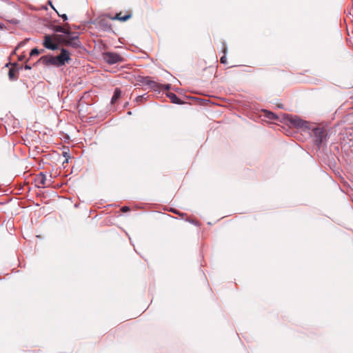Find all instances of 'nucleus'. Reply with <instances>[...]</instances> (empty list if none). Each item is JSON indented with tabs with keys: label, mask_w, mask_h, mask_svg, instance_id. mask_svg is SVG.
<instances>
[{
	"label": "nucleus",
	"mask_w": 353,
	"mask_h": 353,
	"mask_svg": "<svg viewBox=\"0 0 353 353\" xmlns=\"http://www.w3.org/2000/svg\"><path fill=\"white\" fill-rule=\"evenodd\" d=\"M8 76H9V78H10V80H15V79H17V77L16 76V70L14 68H11L9 70Z\"/></svg>",
	"instance_id": "nucleus-14"
},
{
	"label": "nucleus",
	"mask_w": 353,
	"mask_h": 353,
	"mask_svg": "<svg viewBox=\"0 0 353 353\" xmlns=\"http://www.w3.org/2000/svg\"><path fill=\"white\" fill-rule=\"evenodd\" d=\"M223 52L224 55L225 56V54L227 53V48H226L225 43H223Z\"/></svg>",
	"instance_id": "nucleus-23"
},
{
	"label": "nucleus",
	"mask_w": 353,
	"mask_h": 353,
	"mask_svg": "<svg viewBox=\"0 0 353 353\" xmlns=\"http://www.w3.org/2000/svg\"><path fill=\"white\" fill-rule=\"evenodd\" d=\"M64 27H65V32H63V33L67 34L66 36H70L72 34V32L70 30V26H69V24L68 23H65Z\"/></svg>",
	"instance_id": "nucleus-16"
},
{
	"label": "nucleus",
	"mask_w": 353,
	"mask_h": 353,
	"mask_svg": "<svg viewBox=\"0 0 353 353\" xmlns=\"http://www.w3.org/2000/svg\"><path fill=\"white\" fill-rule=\"evenodd\" d=\"M137 81L139 85H147L154 90L159 89L160 85L155 81L150 79L149 77L138 76Z\"/></svg>",
	"instance_id": "nucleus-5"
},
{
	"label": "nucleus",
	"mask_w": 353,
	"mask_h": 353,
	"mask_svg": "<svg viewBox=\"0 0 353 353\" xmlns=\"http://www.w3.org/2000/svg\"><path fill=\"white\" fill-rule=\"evenodd\" d=\"M19 59L20 61H21V60H22V57H20L19 58Z\"/></svg>",
	"instance_id": "nucleus-28"
},
{
	"label": "nucleus",
	"mask_w": 353,
	"mask_h": 353,
	"mask_svg": "<svg viewBox=\"0 0 353 353\" xmlns=\"http://www.w3.org/2000/svg\"><path fill=\"white\" fill-rule=\"evenodd\" d=\"M309 130L312 132L314 141L317 146L320 148L321 144L327 140V132L326 129L321 125H311V128Z\"/></svg>",
	"instance_id": "nucleus-1"
},
{
	"label": "nucleus",
	"mask_w": 353,
	"mask_h": 353,
	"mask_svg": "<svg viewBox=\"0 0 353 353\" xmlns=\"http://www.w3.org/2000/svg\"><path fill=\"white\" fill-rule=\"evenodd\" d=\"M132 16L130 11H127L125 14H123L121 12L117 13L114 17L108 16L111 20H118L120 21H126L130 19Z\"/></svg>",
	"instance_id": "nucleus-9"
},
{
	"label": "nucleus",
	"mask_w": 353,
	"mask_h": 353,
	"mask_svg": "<svg viewBox=\"0 0 353 353\" xmlns=\"http://www.w3.org/2000/svg\"><path fill=\"white\" fill-rule=\"evenodd\" d=\"M103 60L109 64H114L123 62V58L119 54L115 52H105L103 54Z\"/></svg>",
	"instance_id": "nucleus-4"
},
{
	"label": "nucleus",
	"mask_w": 353,
	"mask_h": 353,
	"mask_svg": "<svg viewBox=\"0 0 353 353\" xmlns=\"http://www.w3.org/2000/svg\"><path fill=\"white\" fill-rule=\"evenodd\" d=\"M130 210V208L127 206H123L122 208H121V211L122 212H128Z\"/></svg>",
	"instance_id": "nucleus-20"
},
{
	"label": "nucleus",
	"mask_w": 353,
	"mask_h": 353,
	"mask_svg": "<svg viewBox=\"0 0 353 353\" xmlns=\"http://www.w3.org/2000/svg\"><path fill=\"white\" fill-rule=\"evenodd\" d=\"M28 40V39H26V40H24V41H23L20 42V43L18 44L17 47L15 48V50H17L19 48H20L21 46H24V45L26 44V41H27Z\"/></svg>",
	"instance_id": "nucleus-18"
},
{
	"label": "nucleus",
	"mask_w": 353,
	"mask_h": 353,
	"mask_svg": "<svg viewBox=\"0 0 353 353\" xmlns=\"http://www.w3.org/2000/svg\"><path fill=\"white\" fill-rule=\"evenodd\" d=\"M143 96H139L137 97L136 101L137 102H140L143 100Z\"/></svg>",
	"instance_id": "nucleus-21"
},
{
	"label": "nucleus",
	"mask_w": 353,
	"mask_h": 353,
	"mask_svg": "<svg viewBox=\"0 0 353 353\" xmlns=\"http://www.w3.org/2000/svg\"><path fill=\"white\" fill-rule=\"evenodd\" d=\"M24 68H25L26 70H30L31 69V66H30L29 65H27V64L25 65Z\"/></svg>",
	"instance_id": "nucleus-25"
},
{
	"label": "nucleus",
	"mask_w": 353,
	"mask_h": 353,
	"mask_svg": "<svg viewBox=\"0 0 353 353\" xmlns=\"http://www.w3.org/2000/svg\"><path fill=\"white\" fill-rule=\"evenodd\" d=\"M275 116L273 113L270 112V116H268L269 119H274Z\"/></svg>",
	"instance_id": "nucleus-24"
},
{
	"label": "nucleus",
	"mask_w": 353,
	"mask_h": 353,
	"mask_svg": "<svg viewBox=\"0 0 353 353\" xmlns=\"http://www.w3.org/2000/svg\"><path fill=\"white\" fill-rule=\"evenodd\" d=\"M46 176L43 172L39 173L35 177V182L39 188H45L46 185Z\"/></svg>",
	"instance_id": "nucleus-10"
},
{
	"label": "nucleus",
	"mask_w": 353,
	"mask_h": 353,
	"mask_svg": "<svg viewBox=\"0 0 353 353\" xmlns=\"http://www.w3.org/2000/svg\"><path fill=\"white\" fill-rule=\"evenodd\" d=\"M220 62L221 63H223V64L227 63V59H226V57L225 55L223 56L222 57H221Z\"/></svg>",
	"instance_id": "nucleus-19"
},
{
	"label": "nucleus",
	"mask_w": 353,
	"mask_h": 353,
	"mask_svg": "<svg viewBox=\"0 0 353 353\" xmlns=\"http://www.w3.org/2000/svg\"><path fill=\"white\" fill-rule=\"evenodd\" d=\"M63 155L68 154V152L66 151H63L62 153Z\"/></svg>",
	"instance_id": "nucleus-27"
},
{
	"label": "nucleus",
	"mask_w": 353,
	"mask_h": 353,
	"mask_svg": "<svg viewBox=\"0 0 353 353\" xmlns=\"http://www.w3.org/2000/svg\"><path fill=\"white\" fill-rule=\"evenodd\" d=\"M53 29L55 32H65L64 26H55Z\"/></svg>",
	"instance_id": "nucleus-15"
},
{
	"label": "nucleus",
	"mask_w": 353,
	"mask_h": 353,
	"mask_svg": "<svg viewBox=\"0 0 353 353\" xmlns=\"http://www.w3.org/2000/svg\"><path fill=\"white\" fill-rule=\"evenodd\" d=\"M121 91L119 88H117L114 92L113 97L111 100L112 103H116V101L119 99L121 97Z\"/></svg>",
	"instance_id": "nucleus-13"
},
{
	"label": "nucleus",
	"mask_w": 353,
	"mask_h": 353,
	"mask_svg": "<svg viewBox=\"0 0 353 353\" xmlns=\"http://www.w3.org/2000/svg\"><path fill=\"white\" fill-rule=\"evenodd\" d=\"M56 40L61 44L65 46L72 47L77 49L81 47V43L77 35L76 36H65L61 34H56L54 36Z\"/></svg>",
	"instance_id": "nucleus-2"
},
{
	"label": "nucleus",
	"mask_w": 353,
	"mask_h": 353,
	"mask_svg": "<svg viewBox=\"0 0 353 353\" xmlns=\"http://www.w3.org/2000/svg\"><path fill=\"white\" fill-rule=\"evenodd\" d=\"M43 46L46 48L50 50H57L59 45L52 42V39L50 35H46L43 41Z\"/></svg>",
	"instance_id": "nucleus-8"
},
{
	"label": "nucleus",
	"mask_w": 353,
	"mask_h": 353,
	"mask_svg": "<svg viewBox=\"0 0 353 353\" xmlns=\"http://www.w3.org/2000/svg\"><path fill=\"white\" fill-rule=\"evenodd\" d=\"M57 56L46 55L41 57L39 61L46 65H54L61 67L59 62L57 61Z\"/></svg>",
	"instance_id": "nucleus-6"
},
{
	"label": "nucleus",
	"mask_w": 353,
	"mask_h": 353,
	"mask_svg": "<svg viewBox=\"0 0 353 353\" xmlns=\"http://www.w3.org/2000/svg\"><path fill=\"white\" fill-rule=\"evenodd\" d=\"M48 3H49V5L51 6V8H53V9L54 10V6H52V2H51L50 1H49Z\"/></svg>",
	"instance_id": "nucleus-26"
},
{
	"label": "nucleus",
	"mask_w": 353,
	"mask_h": 353,
	"mask_svg": "<svg viewBox=\"0 0 353 353\" xmlns=\"http://www.w3.org/2000/svg\"><path fill=\"white\" fill-rule=\"evenodd\" d=\"M59 16L63 19V21H66L68 19V17L65 14L61 15L59 14Z\"/></svg>",
	"instance_id": "nucleus-22"
},
{
	"label": "nucleus",
	"mask_w": 353,
	"mask_h": 353,
	"mask_svg": "<svg viewBox=\"0 0 353 353\" xmlns=\"http://www.w3.org/2000/svg\"><path fill=\"white\" fill-rule=\"evenodd\" d=\"M98 26L104 31L111 30V25L108 24L105 19H101L98 23Z\"/></svg>",
	"instance_id": "nucleus-11"
},
{
	"label": "nucleus",
	"mask_w": 353,
	"mask_h": 353,
	"mask_svg": "<svg viewBox=\"0 0 353 353\" xmlns=\"http://www.w3.org/2000/svg\"><path fill=\"white\" fill-rule=\"evenodd\" d=\"M40 53L39 50L37 48H34L31 50L30 53V57L39 55Z\"/></svg>",
	"instance_id": "nucleus-17"
},
{
	"label": "nucleus",
	"mask_w": 353,
	"mask_h": 353,
	"mask_svg": "<svg viewBox=\"0 0 353 353\" xmlns=\"http://www.w3.org/2000/svg\"><path fill=\"white\" fill-rule=\"evenodd\" d=\"M285 119L292 127H295L304 131L309 130L311 128V124L309 122L302 120L297 116L288 115Z\"/></svg>",
	"instance_id": "nucleus-3"
},
{
	"label": "nucleus",
	"mask_w": 353,
	"mask_h": 353,
	"mask_svg": "<svg viewBox=\"0 0 353 353\" xmlns=\"http://www.w3.org/2000/svg\"><path fill=\"white\" fill-rule=\"evenodd\" d=\"M168 97L170 99L172 103H176V104H181L182 103V101H181V99L179 98H178V97L174 93H172V92L168 93Z\"/></svg>",
	"instance_id": "nucleus-12"
},
{
	"label": "nucleus",
	"mask_w": 353,
	"mask_h": 353,
	"mask_svg": "<svg viewBox=\"0 0 353 353\" xmlns=\"http://www.w3.org/2000/svg\"><path fill=\"white\" fill-rule=\"evenodd\" d=\"M169 87H170V85H168L166 86V88H167V89H168V88H169Z\"/></svg>",
	"instance_id": "nucleus-29"
},
{
	"label": "nucleus",
	"mask_w": 353,
	"mask_h": 353,
	"mask_svg": "<svg viewBox=\"0 0 353 353\" xmlns=\"http://www.w3.org/2000/svg\"><path fill=\"white\" fill-rule=\"evenodd\" d=\"M57 59L59 62L61 66L64 65L71 59L70 52L68 50L63 48L61 50V53L57 55Z\"/></svg>",
	"instance_id": "nucleus-7"
}]
</instances>
